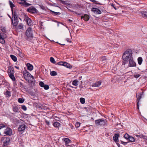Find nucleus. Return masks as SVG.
<instances>
[{
	"mask_svg": "<svg viewBox=\"0 0 147 147\" xmlns=\"http://www.w3.org/2000/svg\"><path fill=\"white\" fill-rule=\"evenodd\" d=\"M140 15L143 18H147V11H143L139 12Z\"/></svg>",
	"mask_w": 147,
	"mask_h": 147,
	"instance_id": "obj_14",
	"label": "nucleus"
},
{
	"mask_svg": "<svg viewBox=\"0 0 147 147\" xmlns=\"http://www.w3.org/2000/svg\"><path fill=\"white\" fill-rule=\"evenodd\" d=\"M130 136L127 134H126L124 135V138L127 140H128Z\"/></svg>",
	"mask_w": 147,
	"mask_h": 147,
	"instance_id": "obj_40",
	"label": "nucleus"
},
{
	"mask_svg": "<svg viewBox=\"0 0 147 147\" xmlns=\"http://www.w3.org/2000/svg\"><path fill=\"white\" fill-rule=\"evenodd\" d=\"M9 5L10 6L11 8V9H12V11L13 13V7H15V5L13 4V3L11 1H9Z\"/></svg>",
	"mask_w": 147,
	"mask_h": 147,
	"instance_id": "obj_23",
	"label": "nucleus"
},
{
	"mask_svg": "<svg viewBox=\"0 0 147 147\" xmlns=\"http://www.w3.org/2000/svg\"><path fill=\"white\" fill-rule=\"evenodd\" d=\"M12 16V18H13V20L12 18L11 19L12 24L13 26H16L17 25L18 23V20L17 16L16 15L15 12H14V13L13 12Z\"/></svg>",
	"mask_w": 147,
	"mask_h": 147,
	"instance_id": "obj_4",
	"label": "nucleus"
},
{
	"mask_svg": "<svg viewBox=\"0 0 147 147\" xmlns=\"http://www.w3.org/2000/svg\"><path fill=\"white\" fill-rule=\"evenodd\" d=\"M27 11L31 13H35L36 12V9L33 7H31L28 9Z\"/></svg>",
	"mask_w": 147,
	"mask_h": 147,
	"instance_id": "obj_13",
	"label": "nucleus"
},
{
	"mask_svg": "<svg viewBox=\"0 0 147 147\" xmlns=\"http://www.w3.org/2000/svg\"><path fill=\"white\" fill-rule=\"evenodd\" d=\"M90 17L89 16L86 14H84V16H82L81 17V19L84 18V20L86 21H87L89 19Z\"/></svg>",
	"mask_w": 147,
	"mask_h": 147,
	"instance_id": "obj_15",
	"label": "nucleus"
},
{
	"mask_svg": "<svg viewBox=\"0 0 147 147\" xmlns=\"http://www.w3.org/2000/svg\"><path fill=\"white\" fill-rule=\"evenodd\" d=\"M143 138L146 140H147V136H144L143 137Z\"/></svg>",
	"mask_w": 147,
	"mask_h": 147,
	"instance_id": "obj_54",
	"label": "nucleus"
},
{
	"mask_svg": "<svg viewBox=\"0 0 147 147\" xmlns=\"http://www.w3.org/2000/svg\"><path fill=\"white\" fill-rule=\"evenodd\" d=\"M101 82L100 81H98L95 83H93L92 85V87H98L101 85Z\"/></svg>",
	"mask_w": 147,
	"mask_h": 147,
	"instance_id": "obj_16",
	"label": "nucleus"
},
{
	"mask_svg": "<svg viewBox=\"0 0 147 147\" xmlns=\"http://www.w3.org/2000/svg\"><path fill=\"white\" fill-rule=\"evenodd\" d=\"M10 57L11 58V59L14 62H16L17 61V58L16 56L14 55H10Z\"/></svg>",
	"mask_w": 147,
	"mask_h": 147,
	"instance_id": "obj_27",
	"label": "nucleus"
},
{
	"mask_svg": "<svg viewBox=\"0 0 147 147\" xmlns=\"http://www.w3.org/2000/svg\"><path fill=\"white\" fill-rule=\"evenodd\" d=\"M66 40H67V41L68 42H70V41H69V38H67L66 39Z\"/></svg>",
	"mask_w": 147,
	"mask_h": 147,
	"instance_id": "obj_56",
	"label": "nucleus"
},
{
	"mask_svg": "<svg viewBox=\"0 0 147 147\" xmlns=\"http://www.w3.org/2000/svg\"><path fill=\"white\" fill-rule=\"evenodd\" d=\"M26 34L28 37L27 39L28 40V38H33L32 30L31 28L29 27L27 29L26 32Z\"/></svg>",
	"mask_w": 147,
	"mask_h": 147,
	"instance_id": "obj_5",
	"label": "nucleus"
},
{
	"mask_svg": "<svg viewBox=\"0 0 147 147\" xmlns=\"http://www.w3.org/2000/svg\"><path fill=\"white\" fill-rule=\"evenodd\" d=\"M12 134V130L10 128L6 129L4 132V134L6 135L10 136Z\"/></svg>",
	"mask_w": 147,
	"mask_h": 147,
	"instance_id": "obj_9",
	"label": "nucleus"
},
{
	"mask_svg": "<svg viewBox=\"0 0 147 147\" xmlns=\"http://www.w3.org/2000/svg\"><path fill=\"white\" fill-rule=\"evenodd\" d=\"M26 66L27 67L28 69L29 70L32 71L33 69V66L29 63H27Z\"/></svg>",
	"mask_w": 147,
	"mask_h": 147,
	"instance_id": "obj_17",
	"label": "nucleus"
},
{
	"mask_svg": "<svg viewBox=\"0 0 147 147\" xmlns=\"http://www.w3.org/2000/svg\"><path fill=\"white\" fill-rule=\"evenodd\" d=\"M50 74L51 76H53L57 75V73L55 71H52L51 72Z\"/></svg>",
	"mask_w": 147,
	"mask_h": 147,
	"instance_id": "obj_35",
	"label": "nucleus"
},
{
	"mask_svg": "<svg viewBox=\"0 0 147 147\" xmlns=\"http://www.w3.org/2000/svg\"><path fill=\"white\" fill-rule=\"evenodd\" d=\"M80 101L81 103L82 104H84L85 103V99L83 98H80Z\"/></svg>",
	"mask_w": 147,
	"mask_h": 147,
	"instance_id": "obj_34",
	"label": "nucleus"
},
{
	"mask_svg": "<svg viewBox=\"0 0 147 147\" xmlns=\"http://www.w3.org/2000/svg\"><path fill=\"white\" fill-rule=\"evenodd\" d=\"M102 60L103 61V62L105 63L106 61V59H105V57H102Z\"/></svg>",
	"mask_w": 147,
	"mask_h": 147,
	"instance_id": "obj_50",
	"label": "nucleus"
},
{
	"mask_svg": "<svg viewBox=\"0 0 147 147\" xmlns=\"http://www.w3.org/2000/svg\"><path fill=\"white\" fill-rule=\"evenodd\" d=\"M95 124L97 126L107 125V124L103 119H100L95 120Z\"/></svg>",
	"mask_w": 147,
	"mask_h": 147,
	"instance_id": "obj_3",
	"label": "nucleus"
},
{
	"mask_svg": "<svg viewBox=\"0 0 147 147\" xmlns=\"http://www.w3.org/2000/svg\"><path fill=\"white\" fill-rule=\"evenodd\" d=\"M118 147H120V146L119 145H118Z\"/></svg>",
	"mask_w": 147,
	"mask_h": 147,
	"instance_id": "obj_62",
	"label": "nucleus"
},
{
	"mask_svg": "<svg viewBox=\"0 0 147 147\" xmlns=\"http://www.w3.org/2000/svg\"><path fill=\"white\" fill-rule=\"evenodd\" d=\"M131 142H134L135 141L134 138V137L132 136H130L129 139H128Z\"/></svg>",
	"mask_w": 147,
	"mask_h": 147,
	"instance_id": "obj_37",
	"label": "nucleus"
},
{
	"mask_svg": "<svg viewBox=\"0 0 147 147\" xmlns=\"http://www.w3.org/2000/svg\"><path fill=\"white\" fill-rule=\"evenodd\" d=\"M27 23L29 26L31 25L32 21L30 18H26Z\"/></svg>",
	"mask_w": 147,
	"mask_h": 147,
	"instance_id": "obj_28",
	"label": "nucleus"
},
{
	"mask_svg": "<svg viewBox=\"0 0 147 147\" xmlns=\"http://www.w3.org/2000/svg\"><path fill=\"white\" fill-rule=\"evenodd\" d=\"M92 11L96 14H100L101 13V11L99 9L96 8H92Z\"/></svg>",
	"mask_w": 147,
	"mask_h": 147,
	"instance_id": "obj_12",
	"label": "nucleus"
},
{
	"mask_svg": "<svg viewBox=\"0 0 147 147\" xmlns=\"http://www.w3.org/2000/svg\"><path fill=\"white\" fill-rule=\"evenodd\" d=\"M63 66L69 69H70L72 67V66L71 65L66 62H64Z\"/></svg>",
	"mask_w": 147,
	"mask_h": 147,
	"instance_id": "obj_24",
	"label": "nucleus"
},
{
	"mask_svg": "<svg viewBox=\"0 0 147 147\" xmlns=\"http://www.w3.org/2000/svg\"><path fill=\"white\" fill-rule=\"evenodd\" d=\"M140 76V75L139 74L135 75L134 77L136 78H138Z\"/></svg>",
	"mask_w": 147,
	"mask_h": 147,
	"instance_id": "obj_52",
	"label": "nucleus"
},
{
	"mask_svg": "<svg viewBox=\"0 0 147 147\" xmlns=\"http://www.w3.org/2000/svg\"><path fill=\"white\" fill-rule=\"evenodd\" d=\"M17 1L18 3L25 7H28L30 5V4L27 3L25 0H17Z\"/></svg>",
	"mask_w": 147,
	"mask_h": 147,
	"instance_id": "obj_7",
	"label": "nucleus"
},
{
	"mask_svg": "<svg viewBox=\"0 0 147 147\" xmlns=\"http://www.w3.org/2000/svg\"><path fill=\"white\" fill-rule=\"evenodd\" d=\"M138 61L139 65H141L142 61V59L141 57H140L138 58Z\"/></svg>",
	"mask_w": 147,
	"mask_h": 147,
	"instance_id": "obj_29",
	"label": "nucleus"
},
{
	"mask_svg": "<svg viewBox=\"0 0 147 147\" xmlns=\"http://www.w3.org/2000/svg\"><path fill=\"white\" fill-rule=\"evenodd\" d=\"M1 34H0V43L2 44H4L5 43V40L4 39L5 38L2 37L1 36Z\"/></svg>",
	"mask_w": 147,
	"mask_h": 147,
	"instance_id": "obj_26",
	"label": "nucleus"
},
{
	"mask_svg": "<svg viewBox=\"0 0 147 147\" xmlns=\"http://www.w3.org/2000/svg\"><path fill=\"white\" fill-rule=\"evenodd\" d=\"M15 67L17 69H19V67L18 66H15Z\"/></svg>",
	"mask_w": 147,
	"mask_h": 147,
	"instance_id": "obj_55",
	"label": "nucleus"
},
{
	"mask_svg": "<svg viewBox=\"0 0 147 147\" xmlns=\"http://www.w3.org/2000/svg\"><path fill=\"white\" fill-rule=\"evenodd\" d=\"M44 89L46 90H48L49 88V86L48 85H45L44 86Z\"/></svg>",
	"mask_w": 147,
	"mask_h": 147,
	"instance_id": "obj_45",
	"label": "nucleus"
},
{
	"mask_svg": "<svg viewBox=\"0 0 147 147\" xmlns=\"http://www.w3.org/2000/svg\"><path fill=\"white\" fill-rule=\"evenodd\" d=\"M23 75L25 79L27 80L28 78H30L32 79V81L34 79V77L32 76L30 73L27 71L26 70H25L23 71Z\"/></svg>",
	"mask_w": 147,
	"mask_h": 147,
	"instance_id": "obj_6",
	"label": "nucleus"
},
{
	"mask_svg": "<svg viewBox=\"0 0 147 147\" xmlns=\"http://www.w3.org/2000/svg\"><path fill=\"white\" fill-rule=\"evenodd\" d=\"M22 109L24 111H25L27 110V108L25 105H22Z\"/></svg>",
	"mask_w": 147,
	"mask_h": 147,
	"instance_id": "obj_46",
	"label": "nucleus"
},
{
	"mask_svg": "<svg viewBox=\"0 0 147 147\" xmlns=\"http://www.w3.org/2000/svg\"><path fill=\"white\" fill-rule=\"evenodd\" d=\"M74 12L75 13H76V14L78 15H82V13H78V12Z\"/></svg>",
	"mask_w": 147,
	"mask_h": 147,
	"instance_id": "obj_53",
	"label": "nucleus"
},
{
	"mask_svg": "<svg viewBox=\"0 0 147 147\" xmlns=\"http://www.w3.org/2000/svg\"><path fill=\"white\" fill-rule=\"evenodd\" d=\"M8 16H9V17L10 18H11V19L12 18H11V16H9V15H8Z\"/></svg>",
	"mask_w": 147,
	"mask_h": 147,
	"instance_id": "obj_61",
	"label": "nucleus"
},
{
	"mask_svg": "<svg viewBox=\"0 0 147 147\" xmlns=\"http://www.w3.org/2000/svg\"><path fill=\"white\" fill-rule=\"evenodd\" d=\"M143 92H142L139 93L138 94H136V96L137 98V106H138V108L139 109V103L140 101L141 98L142 97V96L143 95Z\"/></svg>",
	"mask_w": 147,
	"mask_h": 147,
	"instance_id": "obj_8",
	"label": "nucleus"
},
{
	"mask_svg": "<svg viewBox=\"0 0 147 147\" xmlns=\"http://www.w3.org/2000/svg\"><path fill=\"white\" fill-rule=\"evenodd\" d=\"M64 62H63V61L59 62L57 63V64L58 65H63V66Z\"/></svg>",
	"mask_w": 147,
	"mask_h": 147,
	"instance_id": "obj_43",
	"label": "nucleus"
},
{
	"mask_svg": "<svg viewBox=\"0 0 147 147\" xmlns=\"http://www.w3.org/2000/svg\"><path fill=\"white\" fill-rule=\"evenodd\" d=\"M13 111L15 113H17L18 112V107L16 106H13Z\"/></svg>",
	"mask_w": 147,
	"mask_h": 147,
	"instance_id": "obj_25",
	"label": "nucleus"
},
{
	"mask_svg": "<svg viewBox=\"0 0 147 147\" xmlns=\"http://www.w3.org/2000/svg\"><path fill=\"white\" fill-rule=\"evenodd\" d=\"M50 61L53 63H56V61H55L54 58H53V57H51L50 58Z\"/></svg>",
	"mask_w": 147,
	"mask_h": 147,
	"instance_id": "obj_38",
	"label": "nucleus"
},
{
	"mask_svg": "<svg viewBox=\"0 0 147 147\" xmlns=\"http://www.w3.org/2000/svg\"><path fill=\"white\" fill-rule=\"evenodd\" d=\"M0 34H1V36L2 37H3V38H5L6 37V34H5L3 33H0Z\"/></svg>",
	"mask_w": 147,
	"mask_h": 147,
	"instance_id": "obj_44",
	"label": "nucleus"
},
{
	"mask_svg": "<svg viewBox=\"0 0 147 147\" xmlns=\"http://www.w3.org/2000/svg\"><path fill=\"white\" fill-rule=\"evenodd\" d=\"M26 126L25 124L20 125L18 127V130L19 131H24L25 129Z\"/></svg>",
	"mask_w": 147,
	"mask_h": 147,
	"instance_id": "obj_11",
	"label": "nucleus"
},
{
	"mask_svg": "<svg viewBox=\"0 0 147 147\" xmlns=\"http://www.w3.org/2000/svg\"><path fill=\"white\" fill-rule=\"evenodd\" d=\"M68 21L69 22H72V21L70 19H69L68 20Z\"/></svg>",
	"mask_w": 147,
	"mask_h": 147,
	"instance_id": "obj_57",
	"label": "nucleus"
},
{
	"mask_svg": "<svg viewBox=\"0 0 147 147\" xmlns=\"http://www.w3.org/2000/svg\"><path fill=\"white\" fill-rule=\"evenodd\" d=\"M81 123L79 122H77L75 124L76 127V128H78L80 126Z\"/></svg>",
	"mask_w": 147,
	"mask_h": 147,
	"instance_id": "obj_41",
	"label": "nucleus"
},
{
	"mask_svg": "<svg viewBox=\"0 0 147 147\" xmlns=\"http://www.w3.org/2000/svg\"><path fill=\"white\" fill-rule=\"evenodd\" d=\"M79 81L76 80L73 81L72 82V84L74 86H77L78 85Z\"/></svg>",
	"mask_w": 147,
	"mask_h": 147,
	"instance_id": "obj_30",
	"label": "nucleus"
},
{
	"mask_svg": "<svg viewBox=\"0 0 147 147\" xmlns=\"http://www.w3.org/2000/svg\"><path fill=\"white\" fill-rule=\"evenodd\" d=\"M23 25L22 24H20L17 27L18 29H22L23 28Z\"/></svg>",
	"mask_w": 147,
	"mask_h": 147,
	"instance_id": "obj_32",
	"label": "nucleus"
},
{
	"mask_svg": "<svg viewBox=\"0 0 147 147\" xmlns=\"http://www.w3.org/2000/svg\"><path fill=\"white\" fill-rule=\"evenodd\" d=\"M1 30L4 33H6L7 31L6 30V28L4 26H1L0 27Z\"/></svg>",
	"mask_w": 147,
	"mask_h": 147,
	"instance_id": "obj_31",
	"label": "nucleus"
},
{
	"mask_svg": "<svg viewBox=\"0 0 147 147\" xmlns=\"http://www.w3.org/2000/svg\"><path fill=\"white\" fill-rule=\"evenodd\" d=\"M121 142V143L123 144L124 145H126V144L127 143V142H123V141H120Z\"/></svg>",
	"mask_w": 147,
	"mask_h": 147,
	"instance_id": "obj_51",
	"label": "nucleus"
},
{
	"mask_svg": "<svg viewBox=\"0 0 147 147\" xmlns=\"http://www.w3.org/2000/svg\"><path fill=\"white\" fill-rule=\"evenodd\" d=\"M102 12H105L106 11L105 10H104V11L102 10Z\"/></svg>",
	"mask_w": 147,
	"mask_h": 147,
	"instance_id": "obj_59",
	"label": "nucleus"
},
{
	"mask_svg": "<svg viewBox=\"0 0 147 147\" xmlns=\"http://www.w3.org/2000/svg\"><path fill=\"white\" fill-rule=\"evenodd\" d=\"M110 5H111L113 7V8L115 9V10H116L117 9V8L115 7L114 6V4H113V3H111L110 4Z\"/></svg>",
	"mask_w": 147,
	"mask_h": 147,
	"instance_id": "obj_49",
	"label": "nucleus"
},
{
	"mask_svg": "<svg viewBox=\"0 0 147 147\" xmlns=\"http://www.w3.org/2000/svg\"><path fill=\"white\" fill-rule=\"evenodd\" d=\"M45 123L48 126H49L50 125V124L49 121L46 119L45 120Z\"/></svg>",
	"mask_w": 147,
	"mask_h": 147,
	"instance_id": "obj_48",
	"label": "nucleus"
},
{
	"mask_svg": "<svg viewBox=\"0 0 147 147\" xmlns=\"http://www.w3.org/2000/svg\"><path fill=\"white\" fill-rule=\"evenodd\" d=\"M129 63L128 66L129 67H133L136 66V64L135 62L134 61L133 57L129 60Z\"/></svg>",
	"mask_w": 147,
	"mask_h": 147,
	"instance_id": "obj_10",
	"label": "nucleus"
},
{
	"mask_svg": "<svg viewBox=\"0 0 147 147\" xmlns=\"http://www.w3.org/2000/svg\"><path fill=\"white\" fill-rule=\"evenodd\" d=\"M3 141L4 145L5 144V145H7L10 142V140L9 138H6L5 139V140L4 141V138Z\"/></svg>",
	"mask_w": 147,
	"mask_h": 147,
	"instance_id": "obj_18",
	"label": "nucleus"
},
{
	"mask_svg": "<svg viewBox=\"0 0 147 147\" xmlns=\"http://www.w3.org/2000/svg\"><path fill=\"white\" fill-rule=\"evenodd\" d=\"M133 58L132 53L131 49H128L125 51L123 53L122 58L125 63L129 61V60ZM126 63H125V64Z\"/></svg>",
	"mask_w": 147,
	"mask_h": 147,
	"instance_id": "obj_1",
	"label": "nucleus"
},
{
	"mask_svg": "<svg viewBox=\"0 0 147 147\" xmlns=\"http://www.w3.org/2000/svg\"><path fill=\"white\" fill-rule=\"evenodd\" d=\"M39 85L42 87H43L44 86V83L42 82H39Z\"/></svg>",
	"mask_w": 147,
	"mask_h": 147,
	"instance_id": "obj_42",
	"label": "nucleus"
},
{
	"mask_svg": "<svg viewBox=\"0 0 147 147\" xmlns=\"http://www.w3.org/2000/svg\"><path fill=\"white\" fill-rule=\"evenodd\" d=\"M71 141L67 138H65L64 140V142L65 143V145L67 146H68V144L71 142Z\"/></svg>",
	"mask_w": 147,
	"mask_h": 147,
	"instance_id": "obj_21",
	"label": "nucleus"
},
{
	"mask_svg": "<svg viewBox=\"0 0 147 147\" xmlns=\"http://www.w3.org/2000/svg\"><path fill=\"white\" fill-rule=\"evenodd\" d=\"M71 87L72 88H74V87H73V86H71ZM74 88H76V87H75Z\"/></svg>",
	"mask_w": 147,
	"mask_h": 147,
	"instance_id": "obj_60",
	"label": "nucleus"
},
{
	"mask_svg": "<svg viewBox=\"0 0 147 147\" xmlns=\"http://www.w3.org/2000/svg\"><path fill=\"white\" fill-rule=\"evenodd\" d=\"M91 1L94 3L95 4H99V5H103V4L101 3H98V2L96 1L95 0H90Z\"/></svg>",
	"mask_w": 147,
	"mask_h": 147,
	"instance_id": "obj_33",
	"label": "nucleus"
},
{
	"mask_svg": "<svg viewBox=\"0 0 147 147\" xmlns=\"http://www.w3.org/2000/svg\"><path fill=\"white\" fill-rule=\"evenodd\" d=\"M71 129H73V126H72V125H71Z\"/></svg>",
	"mask_w": 147,
	"mask_h": 147,
	"instance_id": "obj_58",
	"label": "nucleus"
},
{
	"mask_svg": "<svg viewBox=\"0 0 147 147\" xmlns=\"http://www.w3.org/2000/svg\"><path fill=\"white\" fill-rule=\"evenodd\" d=\"M119 136V135L118 134H116L114 135L113 137V140L115 142L118 140Z\"/></svg>",
	"mask_w": 147,
	"mask_h": 147,
	"instance_id": "obj_20",
	"label": "nucleus"
},
{
	"mask_svg": "<svg viewBox=\"0 0 147 147\" xmlns=\"http://www.w3.org/2000/svg\"><path fill=\"white\" fill-rule=\"evenodd\" d=\"M60 125V123L57 121L54 122L53 124V125L55 128H59Z\"/></svg>",
	"mask_w": 147,
	"mask_h": 147,
	"instance_id": "obj_19",
	"label": "nucleus"
},
{
	"mask_svg": "<svg viewBox=\"0 0 147 147\" xmlns=\"http://www.w3.org/2000/svg\"><path fill=\"white\" fill-rule=\"evenodd\" d=\"M4 94L7 97H10L11 96V92L8 90H7L5 92Z\"/></svg>",
	"mask_w": 147,
	"mask_h": 147,
	"instance_id": "obj_22",
	"label": "nucleus"
},
{
	"mask_svg": "<svg viewBox=\"0 0 147 147\" xmlns=\"http://www.w3.org/2000/svg\"><path fill=\"white\" fill-rule=\"evenodd\" d=\"M5 127V125L3 124H0V129Z\"/></svg>",
	"mask_w": 147,
	"mask_h": 147,
	"instance_id": "obj_47",
	"label": "nucleus"
},
{
	"mask_svg": "<svg viewBox=\"0 0 147 147\" xmlns=\"http://www.w3.org/2000/svg\"><path fill=\"white\" fill-rule=\"evenodd\" d=\"M24 98H19L18 99V102L21 103H23L24 102Z\"/></svg>",
	"mask_w": 147,
	"mask_h": 147,
	"instance_id": "obj_36",
	"label": "nucleus"
},
{
	"mask_svg": "<svg viewBox=\"0 0 147 147\" xmlns=\"http://www.w3.org/2000/svg\"><path fill=\"white\" fill-rule=\"evenodd\" d=\"M51 12H52L53 13V14L54 15H60V12H56L53 11H52V10L51 11Z\"/></svg>",
	"mask_w": 147,
	"mask_h": 147,
	"instance_id": "obj_39",
	"label": "nucleus"
},
{
	"mask_svg": "<svg viewBox=\"0 0 147 147\" xmlns=\"http://www.w3.org/2000/svg\"><path fill=\"white\" fill-rule=\"evenodd\" d=\"M14 72L13 67L9 66L8 67L7 72L9 76L13 81H14L16 80V78L14 75Z\"/></svg>",
	"mask_w": 147,
	"mask_h": 147,
	"instance_id": "obj_2",
	"label": "nucleus"
}]
</instances>
